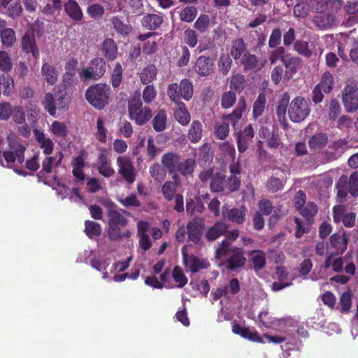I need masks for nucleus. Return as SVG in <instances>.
<instances>
[{"mask_svg":"<svg viewBox=\"0 0 358 358\" xmlns=\"http://www.w3.org/2000/svg\"><path fill=\"white\" fill-rule=\"evenodd\" d=\"M85 233L90 238L99 236L101 234V226L100 224L91 220L85 222Z\"/></svg>","mask_w":358,"mask_h":358,"instance_id":"a18cd8bd","label":"nucleus"},{"mask_svg":"<svg viewBox=\"0 0 358 358\" xmlns=\"http://www.w3.org/2000/svg\"><path fill=\"white\" fill-rule=\"evenodd\" d=\"M217 65L220 73L223 76H227L232 66V59L230 55L227 54L220 55Z\"/></svg>","mask_w":358,"mask_h":358,"instance_id":"603ef678","label":"nucleus"},{"mask_svg":"<svg viewBox=\"0 0 358 358\" xmlns=\"http://www.w3.org/2000/svg\"><path fill=\"white\" fill-rule=\"evenodd\" d=\"M287 57V54H286L285 48L282 46H278L274 48V50L270 52L268 59L271 64H275L278 60H280L282 63H283V60Z\"/></svg>","mask_w":358,"mask_h":358,"instance_id":"5fc2aeb1","label":"nucleus"},{"mask_svg":"<svg viewBox=\"0 0 358 358\" xmlns=\"http://www.w3.org/2000/svg\"><path fill=\"white\" fill-rule=\"evenodd\" d=\"M157 76V69L154 64L145 67L140 73V79L143 84L150 83Z\"/></svg>","mask_w":358,"mask_h":358,"instance_id":"79ce46f5","label":"nucleus"},{"mask_svg":"<svg viewBox=\"0 0 358 358\" xmlns=\"http://www.w3.org/2000/svg\"><path fill=\"white\" fill-rule=\"evenodd\" d=\"M348 192L353 196H358V173L355 172L348 178Z\"/></svg>","mask_w":358,"mask_h":358,"instance_id":"774afa93","label":"nucleus"},{"mask_svg":"<svg viewBox=\"0 0 358 358\" xmlns=\"http://www.w3.org/2000/svg\"><path fill=\"white\" fill-rule=\"evenodd\" d=\"M21 45L23 51L27 53L31 52L34 58H37L39 56V51L33 31L25 32L21 40Z\"/></svg>","mask_w":358,"mask_h":358,"instance_id":"4be33fe9","label":"nucleus"},{"mask_svg":"<svg viewBox=\"0 0 358 358\" xmlns=\"http://www.w3.org/2000/svg\"><path fill=\"white\" fill-rule=\"evenodd\" d=\"M14 80L8 73L0 75V89L3 90V94L10 96L14 92Z\"/></svg>","mask_w":358,"mask_h":358,"instance_id":"ea45409f","label":"nucleus"},{"mask_svg":"<svg viewBox=\"0 0 358 358\" xmlns=\"http://www.w3.org/2000/svg\"><path fill=\"white\" fill-rule=\"evenodd\" d=\"M177 184L171 180H169L164 182L162 188V192L167 201H171L176 196L177 191Z\"/></svg>","mask_w":358,"mask_h":358,"instance_id":"864d4df0","label":"nucleus"},{"mask_svg":"<svg viewBox=\"0 0 358 358\" xmlns=\"http://www.w3.org/2000/svg\"><path fill=\"white\" fill-rule=\"evenodd\" d=\"M299 212L303 217L309 221L317 213V206L314 202H308L299 210Z\"/></svg>","mask_w":358,"mask_h":358,"instance_id":"0e129e2a","label":"nucleus"},{"mask_svg":"<svg viewBox=\"0 0 358 358\" xmlns=\"http://www.w3.org/2000/svg\"><path fill=\"white\" fill-rule=\"evenodd\" d=\"M176 105L177 107L174 112L176 119L182 125H187L190 121V114L187 110L185 103H178Z\"/></svg>","mask_w":358,"mask_h":358,"instance_id":"a19ab883","label":"nucleus"},{"mask_svg":"<svg viewBox=\"0 0 358 358\" xmlns=\"http://www.w3.org/2000/svg\"><path fill=\"white\" fill-rule=\"evenodd\" d=\"M111 93L110 87L105 83L94 84L85 92V98L88 103L97 110H102L109 103Z\"/></svg>","mask_w":358,"mask_h":358,"instance_id":"20e7f679","label":"nucleus"},{"mask_svg":"<svg viewBox=\"0 0 358 358\" xmlns=\"http://www.w3.org/2000/svg\"><path fill=\"white\" fill-rule=\"evenodd\" d=\"M203 126L199 120H194L188 131L187 137L190 142L198 143L202 137Z\"/></svg>","mask_w":358,"mask_h":358,"instance_id":"58836bf2","label":"nucleus"},{"mask_svg":"<svg viewBox=\"0 0 358 358\" xmlns=\"http://www.w3.org/2000/svg\"><path fill=\"white\" fill-rule=\"evenodd\" d=\"M125 215L129 216L130 213L124 209H115V205L111 203L108 209V238L111 241H117L123 238H129L131 232L124 227L128 224Z\"/></svg>","mask_w":358,"mask_h":358,"instance_id":"f257e3e1","label":"nucleus"},{"mask_svg":"<svg viewBox=\"0 0 358 358\" xmlns=\"http://www.w3.org/2000/svg\"><path fill=\"white\" fill-rule=\"evenodd\" d=\"M180 160H181V156L173 152H168L164 154L161 158L163 167L170 174L176 173Z\"/></svg>","mask_w":358,"mask_h":358,"instance_id":"b1692460","label":"nucleus"},{"mask_svg":"<svg viewBox=\"0 0 358 358\" xmlns=\"http://www.w3.org/2000/svg\"><path fill=\"white\" fill-rule=\"evenodd\" d=\"M62 158L63 155L60 153L59 159L55 162V157H46L42 162V169L37 173L38 179L41 180L44 173H50L55 163L56 166H58L61 163Z\"/></svg>","mask_w":358,"mask_h":358,"instance_id":"4c0bfd02","label":"nucleus"},{"mask_svg":"<svg viewBox=\"0 0 358 358\" xmlns=\"http://www.w3.org/2000/svg\"><path fill=\"white\" fill-rule=\"evenodd\" d=\"M193 85L190 80L182 79L180 84L172 83L167 87V94L170 100L174 103H183L181 99L189 101L193 96Z\"/></svg>","mask_w":358,"mask_h":358,"instance_id":"423d86ee","label":"nucleus"},{"mask_svg":"<svg viewBox=\"0 0 358 358\" xmlns=\"http://www.w3.org/2000/svg\"><path fill=\"white\" fill-rule=\"evenodd\" d=\"M8 146L1 155L3 166L13 168L17 164H22L24 162V153L27 150L15 136L7 137Z\"/></svg>","mask_w":358,"mask_h":358,"instance_id":"f03ea898","label":"nucleus"},{"mask_svg":"<svg viewBox=\"0 0 358 358\" xmlns=\"http://www.w3.org/2000/svg\"><path fill=\"white\" fill-rule=\"evenodd\" d=\"M197 15V9L194 6H187L179 13L180 20L185 22H192Z\"/></svg>","mask_w":358,"mask_h":358,"instance_id":"13d9d810","label":"nucleus"},{"mask_svg":"<svg viewBox=\"0 0 358 358\" xmlns=\"http://www.w3.org/2000/svg\"><path fill=\"white\" fill-rule=\"evenodd\" d=\"M329 241L331 248L336 250L337 254H342L347 249L348 239L345 234H334L330 236Z\"/></svg>","mask_w":358,"mask_h":358,"instance_id":"72a5a7b5","label":"nucleus"},{"mask_svg":"<svg viewBox=\"0 0 358 358\" xmlns=\"http://www.w3.org/2000/svg\"><path fill=\"white\" fill-rule=\"evenodd\" d=\"M149 171L151 177L156 181H162L165 178L166 169L158 163L150 166Z\"/></svg>","mask_w":358,"mask_h":358,"instance_id":"69168bd1","label":"nucleus"},{"mask_svg":"<svg viewBox=\"0 0 358 358\" xmlns=\"http://www.w3.org/2000/svg\"><path fill=\"white\" fill-rule=\"evenodd\" d=\"M1 43L5 47H11L15 41V32L11 28L1 30L0 33Z\"/></svg>","mask_w":358,"mask_h":358,"instance_id":"4d7b16f0","label":"nucleus"},{"mask_svg":"<svg viewBox=\"0 0 358 358\" xmlns=\"http://www.w3.org/2000/svg\"><path fill=\"white\" fill-rule=\"evenodd\" d=\"M50 131L55 136L61 138H65L69 133L67 125L59 121H54L52 123Z\"/></svg>","mask_w":358,"mask_h":358,"instance_id":"bf43d9fd","label":"nucleus"},{"mask_svg":"<svg viewBox=\"0 0 358 358\" xmlns=\"http://www.w3.org/2000/svg\"><path fill=\"white\" fill-rule=\"evenodd\" d=\"M194 69L201 77L210 76L215 70L214 60L210 57L201 55L196 60Z\"/></svg>","mask_w":358,"mask_h":358,"instance_id":"4468645a","label":"nucleus"},{"mask_svg":"<svg viewBox=\"0 0 358 358\" xmlns=\"http://www.w3.org/2000/svg\"><path fill=\"white\" fill-rule=\"evenodd\" d=\"M245 87V78L243 74L234 75L230 81V87L238 93H241Z\"/></svg>","mask_w":358,"mask_h":358,"instance_id":"6e6d98bb","label":"nucleus"},{"mask_svg":"<svg viewBox=\"0 0 358 358\" xmlns=\"http://www.w3.org/2000/svg\"><path fill=\"white\" fill-rule=\"evenodd\" d=\"M231 243L228 242L227 240H222L221 243L219 244L218 247L215 250V257L217 259H221L223 257H225L228 255H231L234 252V250L235 247L231 246Z\"/></svg>","mask_w":358,"mask_h":358,"instance_id":"de8ad7c7","label":"nucleus"},{"mask_svg":"<svg viewBox=\"0 0 358 358\" xmlns=\"http://www.w3.org/2000/svg\"><path fill=\"white\" fill-rule=\"evenodd\" d=\"M164 15L163 13H150L143 16L141 23L143 27L150 31L157 29L164 21Z\"/></svg>","mask_w":358,"mask_h":358,"instance_id":"bb28decb","label":"nucleus"},{"mask_svg":"<svg viewBox=\"0 0 358 358\" xmlns=\"http://www.w3.org/2000/svg\"><path fill=\"white\" fill-rule=\"evenodd\" d=\"M204 230V222L201 219L194 218L187 224L188 239L195 245H199Z\"/></svg>","mask_w":358,"mask_h":358,"instance_id":"ddd939ff","label":"nucleus"},{"mask_svg":"<svg viewBox=\"0 0 358 358\" xmlns=\"http://www.w3.org/2000/svg\"><path fill=\"white\" fill-rule=\"evenodd\" d=\"M246 259L243 256L242 248H234V252L231 254L230 257L227 260L226 267L228 270L234 271L236 268L243 266L245 263Z\"/></svg>","mask_w":358,"mask_h":358,"instance_id":"a878e982","label":"nucleus"},{"mask_svg":"<svg viewBox=\"0 0 358 358\" xmlns=\"http://www.w3.org/2000/svg\"><path fill=\"white\" fill-rule=\"evenodd\" d=\"M283 65L286 68L284 73V80H289L298 71L301 64V59L298 57L291 56L287 54L285 60H283Z\"/></svg>","mask_w":358,"mask_h":358,"instance_id":"412c9836","label":"nucleus"},{"mask_svg":"<svg viewBox=\"0 0 358 358\" xmlns=\"http://www.w3.org/2000/svg\"><path fill=\"white\" fill-rule=\"evenodd\" d=\"M199 156L201 164L206 165L207 163H210L213 158L210 145L207 143L203 145L200 148Z\"/></svg>","mask_w":358,"mask_h":358,"instance_id":"052dcab7","label":"nucleus"},{"mask_svg":"<svg viewBox=\"0 0 358 358\" xmlns=\"http://www.w3.org/2000/svg\"><path fill=\"white\" fill-rule=\"evenodd\" d=\"M245 109V101L244 98L239 99L238 104L233 112L227 115H223L222 119L235 127L236 122L241 118L243 111Z\"/></svg>","mask_w":358,"mask_h":358,"instance_id":"7c9ffc66","label":"nucleus"},{"mask_svg":"<svg viewBox=\"0 0 358 358\" xmlns=\"http://www.w3.org/2000/svg\"><path fill=\"white\" fill-rule=\"evenodd\" d=\"M241 64L243 67L244 71H257L262 67L259 58L253 54L246 52L240 59Z\"/></svg>","mask_w":358,"mask_h":358,"instance_id":"cd10ccee","label":"nucleus"},{"mask_svg":"<svg viewBox=\"0 0 358 358\" xmlns=\"http://www.w3.org/2000/svg\"><path fill=\"white\" fill-rule=\"evenodd\" d=\"M246 213L247 208L244 206L229 208L228 205L224 204L222 208L223 217L237 224H242L245 222L246 220Z\"/></svg>","mask_w":358,"mask_h":358,"instance_id":"f8f14e48","label":"nucleus"},{"mask_svg":"<svg viewBox=\"0 0 358 358\" xmlns=\"http://www.w3.org/2000/svg\"><path fill=\"white\" fill-rule=\"evenodd\" d=\"M226 185L225 174L217 172L212 176L210 183V189L212 192L227 194Z\"/></svg>","mask_w":358,"mask_h":358,"instance_id":"c756f323","label":"nucleus"},{"mask_svg":"<svg viewBox=\"0 0 358 358\" xmlns=\"http://www.w3.org/2000/svg\"><path fill=\"white\" fill-rule=\"evenodd\" d=\"M336 18L329 13H317L313 17V23L319 29H328L335 25Z\"/></svg>","mask_w":358,"mask_h":358,"instance_id":"aec40b11","label":"nucleus"},{"mask_svg":"<svg viewBox=\"0 0 358 358\" xmlns=\"http://www.w3.org/2000/svg\"><path fill=\"white\" fill-rule=\"evenodd\" d=\"M106 72V63L103 58L95 57L90 61L87 67L83 68L79 73L81 80H98Z\"/></svg>","mask_w":358,"mask_h":358,"instance_id":"0eeeda50","label":"nucleus"},{"mask_svg":"<svg viewBox=\"0 0 358 358\" xmlns=\"http://www.w3.org/2000/svg\"><path fill=\"white\" fill-rule=\"evenodd\" d=\"M118 173L127 184H133L136 178V171L132 159L127 155H120L116 160Z\"/></svg>","mask_w":358,"mask_h":358,"instance_id":"9d476101","label":"nucleus"},{"mask_svg":"<svg viewBox=\"0 0 358 358\" xmlns=\"http://www.w3.org/2000/svg\"><path fill=\"white\" fill-rule=\"evenodd\" d=\"M289 95L287 92L282 93L276 105V115L280 124L284 129L288 127V122L286 117V113L288 112V108L289 106Z\"/></svg>","mask_w":358,"mask_h":358,"instance_id":"2eb2a0df","label":"nucleus"},{"mask_svg":"<svg viewBox=\"0 0 358 358\" xmlns=\"http://www.w3.org/2000/svg\"><path fill=\"white\" fill-rule=\"evenodd\" d=\"M294 50L297 52L299 55L306 58H309L312 55V51L309 49L308 43L305 41H296L294 43Z\"/></svg>","mask_w":358,"mask_h":358,"instance_id":"e2e57ef3","label":"nucleus"},{"mask_svg":"<svg viewBox=\"0 0 358 358\" xmlns=\"http://www.w3.org/2000/svg\"><path fill=\"white\" fill-rule=\"evenodd\" d=\"M97 170L99 173L105 178L113 176L115 171L111 166L108 157V150L106 148L101 150L97 158Z\"/></svg>","mask_w":358,"mask_h":358,"instance_id":"dca6fc26","label":"nucleus"},{"mask_svg":"<svg viewBox=\"0 0 358 358\" xmlns=\"http://www.w3.org/2000/svg\"><path fill=\"white\" fill-rule=\"evenodd\" d=\"M252 267L255 271L263 269L266 264V254L262 250H252L248 253Z\"/></svg>","mask_w":358,"mask_h":358,"instance_id":"2f4dec72","label":"nucleus"},{"mask_svg":"<svg viewBox=\"0 0 358 358\" xmlns=\"http://www.w3.org/2000/svg\"><path fill=\"white\" fill-rule=\"evenodd\" d=\"M110 22L116 33L122 37H127L132 31V26L129 20L122 16H113Z\"/></svg>","mask_w":358,"mask_h":358,"instance_id":"a211bd4d","label":"nucleus"},{"mask_svg":"<svg viewBox=\"0 0 358 358\" xmlns=\"http://www.w3.org/2000/svg\"><path fill=\"white\" fill-rule=\"evenodd\" d=\"M345 205H337L333 208V220L336 224L342 222L345 227L352 228L355 225L356 213H346Z\"/></svg>","mask_w":358,"mask_h":358,"instance_id":"9b49d317","label":"nucleus"},{"mask_svg":"<svg viewBox=\"0 0 358 358\" xmlns=\"http://www.w3.org/2000/svg\"><path fill=\"white\" fill-rule=\"evenodd\" d=\"M248 52L247 46L242 38L234 40L230 48V55L234 60L241 59L244 53Z\"/></svg>","mask_w":358,"mask_h":358,"instance_id":"f704fd0d","label":"nucleus"},{"mask_svg":"<svg viewBox=\"0 0 358 358\" xmlns=\"http://www.w3.org/2000/svg\"><path fill=\"white\" fill-rule=\"evenodd\" d=\"M13 69L12 59L5 50H0V71L2 74L8 73Z\"/></svg>","mask_w":358,"mask_h":358,"instance_id":"49530a36","label":"nucleus"},{"mask_svg":"<svg viewBox=\"0 0 358 358\" xmlns=\"http://www.w3.org/2000/svg\"><path fill=\"white\" fill-rule=\"evenodd\" d=\"M184 262L187 266L189 267V270L192 273H197L199 270L206 268L209 266L207 261H201L195 255H191L189 257L183 253Z\"/></svg>","mask_w":358,"mask_h":358,"instance_id":"473e14b6","label":"nucleus"},{"mask_svg":"<svg viewBox=\"0 0 358 358\" xmlns=\"http://www.w3.org/2000/svg\"><path fill=\"white\" fill-rule=\"evenodd\" d=\"M41 73L48 85H54L58 80V73L56 69L48 63L43 64Z\"/></svg>","mask_w":358,"mask_h":358,"instance_id":"c9c22d12","label":"nucleus"},{"mask_svg":"<svg viewBox=\"0 0 358 358\" xmlns=\"http://www.w3.org/2000/svg\"><path fill=\"white\" fill-rule=\"evenodd\" d=\"M128 113L130 120L136 124H145L152 117V113L149 106H143L141 94L136 91L128 101Z\"/></svg>","mask_w":358,"mask_h":358,"instance_id":"7ed1b4c3","label":"nucleus"},{"mask_svg":"<svg viewBox=\"0 0 358 358\" xmlns=\"http://www.w3.org/2000/svg\"><path fill=\"white\" fill-rule=\"evenodd\" d=\"M342 101L348 113H355L358 110V83L350 82L342 90Z\"/></svg>","mask_w":358,"mask_h":358,"instance_id":"1a4fd4ad","label":"nucleus"},{"mask_svg":"<svg viewBox=\"0 0 358 358\" xmlns=\"http://www.w3.org/2000/svg\"><path fill=\"white\" fill-rule=\"evenodd\" d=\"M310 108L307 101L302 96L294 98L288 108V116L293 122L303 121L310 114Z\"/></svg>","mask_w":358,"mask_h":358,"instance_id":"6e6552de","label":"nucleus"},{"mask_svg":"<svg viewBox=\"0 0 358 358\" xmlns=\"http://www.w3.org/2000/svg\"><path fill=\"white\" fill-rule=\"evenodd\" d=\"M319 87L323 89V92L325 94L330 93L334 85V80L333 75L329 72L325 71L321 78L320 82L317 84Z\"/></svg>","mask_w":358,"mask_h":358,"instance_id":"c03bdc74","label":"nucleus"},{"mask_svg":"<svg viewBox=\"0 0 358 358\" xmlns=\"http://www.w3.org/2000/svg\"><path fill=\"white\" fill-rule=\"evenodd\" d=\"M254 136V129L250 124L246 126L243 131L236 133L237 147L240 152L243 153L248 149Z\"/></svg>","mask_w":358,"mask_h":358,"instance_id":"f3484780","label":"nucleus"},{"mask_svg":"<svg viewBox=\"0 0 358 358\" xmlns=\"http://www.w3.org/2000/svg\"><path fill=\"white\" fill-rule=\"evenodd\" d=\"M166 114L164 110H160L152 120L153 129L157 131H163L166 127Z\"/></svg>","mask_w":358,"mask_h":358,"instance_id":"37998d69","label":"nucleus"},{"mask_svg":"<svg viewBox=\"0 0 358 358\" xmlns=\"http://www.w3.org/2000/svg\"><path fill=\"white\" fill-rule=\"evenodd\" d=\"M265 105L266 96L263 92L259 93L253 103L252 115L255 118H257L262 115L265 109Z\"/></svg>","mask_w":358,"mask_h":358,"instance_id":"8fccbe9b","label":"nucleus"},{"mask_svg":"<svg viewBox=\"0 0 358 358\" xmlns=\"http://www.w3.org/2000/svg\"><path fill=\"white\" fill-rule=\"evenodd\" d=\"M101 50L103 55L108 61H113L117 57V45L114 39L111 38L103 40Z\"/></svg>","mask_w":358,"mask_h":358,"instance_id":"c85d7f7f","label":"nucleus"},{"mask_svg":"<svg viewBox=\"0 0 358 358\" xmlns=\"http://www.w3.org/2000/svg\"><path fill=\"white\" fill-rule=\"evenodd\" d=\"M196 167V162L194 159L188 158L183 162L179 161L176 170V173H179L183 176H192Z\"/></svg>","mask_w":358,"mask_h":358,"instance_id":"e433bc0d","label":"nucleus"},{"mask_svg":"<svg viewBox=\"0 0 358 358\" xmlns=\"http://www.w3.org/2000/svg\"><path fill=\"white\" fill-rule=\"evenodd\" d=\"M229 225L223 221H216L205 233V238L208 242L215 241L225 235Z\"/></svg>","mask_w":358,"mask_h":358,"instance_id":"6ab92c4d","label":"nucleus"},{"mask_svg":"<svg viewBox=\"0 0 358 358\" xmlns=\"http://www.w3.org/2000/svg\"><path fill=\"white\" fill-rule=\"evenodd\" d=\"M22 6L19 2H15L8 5L4 10V14L12 19H16L20 17L22 13Z\"/></svg>","mask_w":358,"mask_h":358,"instance_id":"338daca9","label":"nucleus"},{"mask_svg":"<svg viewBox=\"0 0 358 358\" xmlns=\"http://www.w3.org/2000/svg\"><path fill=\"white\" fill-rule=\"evenodd\" d=\"M33 133L36 141L39 144L40 148L45 155L52 154L54 149V143L50 138L45 136L44 132L38 129H34Z\"/></svg>","mask_w":358,"mask_h":358,"instance_id":"393cba45","label":"nucleus"},{"mask_svg":"<svg viewBox=\"0 0 358 358\" xmlns=\"http://www.w3.org/2000/svg\"><path fill=\"white\" fill-rule=\"evenodd\" d=\"M71 100V97L68 95L66 90L59 89L54 94L52 93H46L42 103L48 113L51 116H55L57 109L59 110H67Z\"/></svg>","mask_w":358,"mask_h":358,"instance_id":"39448f33","label":"nucleus"},{"mask_svg":"<svg viewBox=\"0 0 358 358\" xmlns=\"http://www.w3.org/2000/svg\"><path fill=\"white\" fill-rule=\"evenodd\" d=\"M122 67L119 62H117L110 75V83L114 89L120 86L122 81Z\"/></svg>","mask_w":358,"mask_h":358,"instance_id":"09e8293b","label":"nucleus"},{"mask_svg":"<svg viewBox=\"0 0 358 358\" xmlns=\"http://www.w3.org/2000/svg\"><path fill=\"white\" fill-rule=\"evenodd\" d=\"M327 141L328 137L326 134L318 133L310 138L308 144L311 149H319L324 147Z\"/></svg>","mask_w":358,"mask_h":358,"instance_id":"3c124183","label":"nucleus"},{"mask_svg":"<svg viewBox=\"0 0 358 358\" xmlns=\"http://www.w3.org/2000/svg\"><path fill=\"white\" fill-rule=\"evenodd\" d=\"M50 3H47L43 8L42 13L45 15H52L55 12H60L62 9V0H48Z\"/></svg>","mask_w":358,"mask_h":358,"instance_id":"680f3d73","label":"nucleus"},{"mask_svg":"<svg viewBox=\"0 0 358 358\" xmlns=\"http://www.w3.org/2000/svg\"><path fill=\"white\" fill-rule=\"evenodd\" d=\"M64 10L73 21L80 22L83 19V10L76 0H67L64 3Z\"/></svg>","mask_w":358,"mask_h":358,"instance_id":"5701e85b","label":"nucleus"}]
</instances>
